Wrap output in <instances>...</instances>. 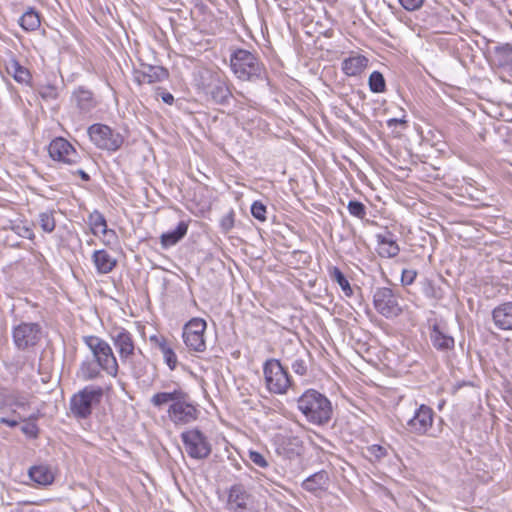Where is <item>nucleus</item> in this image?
<instances>
[{
	"mask_svg": "<svg viewBox=\"0 0 512 512\" xmlns=\"http://www.w3.org/2000/svg\"><path fill=\"white\" fill-rule=\"evenodd\" d=\"M82 341L89 348L92 359L97 362L102 370L111 377H117L119 364L110 344L95 335L83 336Z\"/></svg>",
	"mask_w": 512,
	"mask_h": 512,
	"instance_id": "nucleus-3",
	"label": "nucleus"
},
{
	"mask_svg": "<svg viewBox=\"0 0 512 512\" xmlns=\"http://www.w3.org/2000/svg\"><path fill=\"white\" fill-rule=\"evenodd\" d=\"M368 65V59L363 55L351 56L343 60L342 71L349 77L360 75Z\"/></svg>",
	"mask_w": 512,
	"mask_h": 512,
	"instance_id": "nucleus-28",
	"label": "nucleus"
},
{
	"mask_svg": "<svg viewBox=\"0 0 512 512\" xmlns=\"http://www.w3.org/2000/svg\"><path fill=\"white\" fill-rule=\"evenodd\" d=\"M12 414L13 415H16L18 416V419L21 420V421H29V422H33V423H36V421L39 419L40 417V412L39 410H37L36 412L32 413L31 415L28 416V418H22L20 416L19 413H17V411L15 409L12 410Z\"/></svg>",
	"mask_w": 512,
	"mask_h": 512,
	"instance_id": "nucleus-55",
	"label": "nucleus"
},
{
	"mask_svg": "<svg viewBox=\"0 0 512 512\" xmlns=\"http://www.w3.org/2000/svg\"><path fill=\"white\" fill-rule=\"evenodd\" d=\"M156 93L159 97H161L165 104L172 105L174 103V96L170 92L165 91L163 88L158 87Z\"/></svg>",
	"mask_w": 512,
	"mask_h": 512,
	"instance_id": "nucleus-53",
	"label": "nucleus"
},
{
	"mask_svg": "<svg viewBox=\"0 0 512 512\" xmlns=\"http://www.w3.org/2000/svg\"><path fill=\"white\" fill-rule=\"evenodd\" d=\"M263 374L266 388L271 393L282 395L292 386L288 370L278 359H267L263 364Z\"/></svg>",
	"mask_w": 512,
	"mask_h": 512,
	"instance_id": "nucleus-5",
	"label": "nucleus"
},
{
	"mask_svg": "<svg viewBox=\"0 0 512 512\" xmlns=\"http://www.w3.org/2000/svg\"><path fill=\"white\" fill-rule=\"evenodd\" d=\"M19 25L25 31H35L41 25L40 14L34 8L29 7L19 19Z\"/></svg>",
	"mask_w": 512,
	"mask_h": 512,
	"instance_id": "nucleus-33",
	"label": "nucleus"
},
{
	"mask_svg": "<svg viewBox=\"0 0 512 512\" xmlns=\"http://www.w3.org/2000/svg\"><path fill=\"white\" fill-rule=\"evenodd\" d=\"M168 77L169 72L166 68L148 64L142 65V69L136 70L134 73V80L139 85L162 82L168 79Z\"/></svg>",
	"mask_w": 512,
	"mask_h": 512,
	"instance_id": "nucleus-18",
	"label": "nucleus"
},
{
	"mask_svg": "<svg viewBox=\"0 0 512 512\" xmlns=\"http://www.w3.org/2000/svg\"><path fill=\"white\" fill-rule=\"evenodd\" d=\"M347 209L350 215L358 219H364L366 217V206L360 201L350 200L348 202Z\"/></svg>",
	"mask_w": 512,
	"mask_h": 512,
	"instance_id": "nucleus-40",
	"label": "nucleus"
},
{
	"mask_svg": "<svg viewBox=\"0 0 512 512\" xmlns=\"http://www.w3.org/2000/svg\"><path fill=\"white\" fill-rule=\"evenodd\" d=\"M495 325L501 330H512V302L496 307L492 312Z\"/></svg>",
	"mask_w": 512,
	"mask_h": 512,
	"instance_id": "nucleus-26",
	"label": "nucleus"
},
{
	"mask_svg": "<svg viewBox=\"0 0 512 512\" xmlns=\"http://www.w3.org/2000/svg\"><path fill=\"white\" fill-rule=\"evenodd\" d=\"M235 224V212L231 209L225 214L220 220V228L223 232L227 233L234 227Z\"/></svg>",
	"mask_w": 512,
	"mask_h": 512,
	"instance_id": "nucleus-43",
	"label": "nucleus"
},
{
	"mask_svg": "<svg viewBox=\"0 0 512 512\" xmlns=\"http://www.w3.org/2000/svg\"><path fill=\"white\" fill-rule=\"evenodd\" d=\"M401 6L407 11H416L420 9L424 0H399Z\"/></svg>",
	"mask_w": 512,
	"mask_h": 512,
	"instance_id": "nucleus-51",
	"label": "nucleus"
},
{
	"mask_svg": "<svg viewBox=\"0 0 512 512\" xmlns=\"http://www.w3.org/2000/svg\"><path fill=\"white\" fill-rule=\"evenodd\" d=\"M48 152L53 160L64 164L73 165L80 160V155L76 149L63 137L53 139L49 144Z\"/></svg>",
	"mask_w": 512,
	"mask_h": 512,
	"instance_id": "nucleus-15",
	"label": "nucleus"
},
{
	"mask_svg": "<svg viewBox=\"0 0 512 512\" xmlns=\"http://www.w3.org/2000/svg\"><path fill=\"white\" fill-rule=\"evenodd\" d=\"M330 484V476L326 470H320L310 475L301 483L303 490L317 494L319 492L326 491Z\"/></svg>",
	"mask_w": 512,
	"mask_h": 512,
	"instance_id": "nucleus-22",
	"label": "nucleus"
},
{
	"mask_svg": "<svg viewBox=\"0 0 512 512\" xmlns=\"http://www.w3.org/2000/svg\"><path fill=\"white\" fill-rule=\"evenodd\" d=\"M377 248L376 251L381 258H394L400 252L396 236L386 230L384 233L376 234Z\"/></svg>",
	"mask_w": 512,
	"mask_h": 512,
	"instance_id": "nucleus-19",
	"label": "nucleus"
},
{
	"mask_svg": "<svg viewBox=\"0 0 512 512\" xmlns=\"http://www.w3.org/2000/svg\"><path fill=\"white\" fill-rule=\"evenodd\" d=\"M15 232L26 239L33 240L35 238V233L33 229L26 225H17L13 228Z\"/></svg>",
	"mask_w": 512,
	"mask_h": 512,
	"instance_id": "nucleus-48",
	"label": "nucleus"
},
{
	"mask_svg": "<svg viewBox=\"0 0 512 512\" xmlns=\"http://www.w3.org/2000/svg\"><path fill=\"white\" fill-rule=\"evenodd\" d=\"M496 56L502 67L512 69V44L506 43L497 47Z\"/></svg>",
	"mask_w": 512,
	"mask_h": 512,
	"instance_id": "nucleus-37",
	"label": "nucleus"
},
{
	"mask_svg": "<svg viewBox=\"0 0 512 512\" xmlns=\"http://www.w3.org/2000/svg\"><path fill=\"white\" fill-rule=\"evenodd\" d=\"M368 85L373 93H383L386 91V81L383 74L379 71H373L368 79Z\"/></svg>",
	"mask_w": 512,
	"mask_h": 512,
	"instance_id": "nucleus-38",
	"label": "nucleus"
},
{
	"mask_svg": "<svg viewBox=\"0 0 512 512\" xmlns=\"http://www.w3.org/2000/svg\"><path fill=\"white\" fill-rule=\"evenodd\" d=\"M12 339L18 350L34 348L42 339V327L36 322H20L12 328Z\"/></svg>",
	"mask_w": 512,
	"mask_h": 512,
	"instance_id": "nucleus-8",
	"label": "nucleus"
},
{
	"mask_svg": "<svg viewBox=\"0 0 512 512\" xmlns=\"http://www.w3.org/2000/svg\"><path fill=\"white\" fill-rule=\"evenodd\" d=\"M188 456L192 459H206L212 451V446L207 436L198 428L186 430L180 435Z\"/></svg>",
	"mask_w": 512,
	"mask_h": 512,
	"instance_id": "nucleus-7",
	"label": "nucleus"
},
{
	"mask_svg": "<svg viewBox=\"0 0 512 512\" xmlns=\"http://www.w3.org/2000/svg\"><path fill=\"white\" fill-rule=\"evenodd\" d=\"M27 423L21 427V431L30 438H37L39 428L36 423L26 421Z\"/></svg>",
	"mask_w": 512,
	"mask_h": 512,
	"instance_id": "nucleus-50",
	"label": "nucleus"
},
{
	"mask_svg": "<svg viewBox=\"0 0 512 512\" xmlns=\"http://www.w3.org/2000/svg\"><path fill=\"white\" fill-rule=\"evenodd\" d=\"M329 276L334 282H336L341 287L345 296L351 297L353 295V290L350 286L348 279L345 277L343 272L338 267L333 266L329 268Z\"/></svg>",
	"mask_w": 512,
	"mask_h": 512,
	"instance_id": "nucleus-35",
	"label": "nucleus"
},
{
	"mask_svg": "<svg viewBox=\"0 0 512 512\" xmlns=\"http://www.w3.org/2000/svg\"><path fill=\"white\" fill-rule=\"evenodd\" d=\"M387 124L389 127L396 126L397 124H406V120L404 119H398V118H392L387 121Z\"/></svg>",
	"mask_w": 512,
	"mask_h": 512,
	"instance_id": "nucleus-57",
	"label": "nucleus"
},
{
	"mask_svg": "<svg viewBox=\"0 0 512 512\" xmlns=\"http://www.w3.org/2000/svg\"><path fill=\"white\" fill-rule=\"evenodd\" d=\"M104 391L99 386H86L72 395L69 409L78 420L87 419L92 414L93 406L101 401Z\"/></svg>",
	"mask_w": 512,
	"mask_h": 512,
	"instance_id": "nucleus-4",
	"label": "nucleus"
},
{
	"mask_svg": "<svg viewBox=\"0 0 512 512\" xmlns=\"http://www.w3.org/2000/svg\"><path fill=\"white\" fill-rule=\"evenodd\" d=\"M267 208L261 201H254L251 205L252 216L260 222L266 221Z\"/></svg>",
	"mask_w": 512,
	"mask_h": 512,
	"instance_id": "nucleus-42",
	"label": "nucleus"
},
{
	"mask_svg": "<svg viewBox=\"0 0 512 512\" xmlns=\"http://www.w3.org/2000/svg\"><path fill=\"white\" fill-rule=\"evenodd\" d=\"M87 133L96 147L102 150L115 152L124 143L123 135L105 124H92L88 127Z\"/></svg>",
	"mask_w": 512,
	"mask_h": 512,
	"instance_id": "nucleus-6",
	"label": "nucleus"
},
{
	"mask_svg": "<svg viewBox=\"0 0 512 512\" xmlns=\"http://www.w3.org/2000/svg\"><path fill=\"white\" fill-rule=\"evenodd\" d=\"M88 223L94 235H97L99 232H106L107 222L100 211L94 210L91 212L88 216Z\"/></svg>",
	"mask_w": 512,
	"mask_h": 512,
	"instance_id": "nucleus-36",
	"label": "nucleus"
},
{
	"mask_svg": "<svg viewBox=\"0 0 512 512\" xmlns=\"http://www.w3.org/2000/svg\"><path fill=\"white\" fill-rule=\"evenodd\" d=\"M291 368L293 372L299 376H304L307 374V364L303 359H296L292 362Z\"/></svg>",
	"mask_w": 512,
	"mask_h": 512,
	"instance_id": "nucleus-49",
	"label": "nucleus"
},
{
	"mask_svg": "<svg viewBox=\"0 0 512 512\" xmlns=\"http://www.w3.org/2000/svg\"><path fill=\"white\" fill-rule=\"evenodd\" d=\"M104 237H105V240H104V244L107 245V246H115L118 244V237H117V234L116 232L113 230V229H106V232H101Z\"/></svg>",
	"mask_w": 512,
	"mask_h": 512,
	"instance_id": "nucleus-52",
	"label": "nucleus"
},
{
	"mask_svg": "<svg viewBox=\"0 0 512 512\" xmlns=\"http://www.w3.org/2000/svg\"><path fill=\"white\" fill-rule=\"evenodd\" d=\"M30 407V396L28 393L13 390L8 393H0V409L19 408L26 410Z\"/></svg>",
	"mask_w": 512,
	"mask_h": 512,
	"instance_id": "nucleus-23",
	"label": "nucleus"
},
{
	"mask_svg": "<svg viewBox=\"0 0 512 512\" xmlns=\"http://www.w3.org/2000/svg\"><path fill=\"white\" fill-rule=\"evenodd\" d=\"M199 87L208 99L217 105H229L233 94L229 81L217 74H209L208 82L202 81Z\"/></svg>",
	"mask_w": 512,
	"mask_h": 512,
	"instance_id": "nucleus-9",
	"label": "nucleus"
},
{
	"mask_svg": "<svg viewBox=\"0 0 512 512\" xmlns=\"http://www.w3.org/2000/svg\"><path fill=\"white\" fill-rule=\"evenodd\" d=\"M434 415L435 413L430 406L421 404L407 421L406 430L417 436H432L430 430L433 426Z\"/></svg>",
	"mask_w": 512,
	"mask_h": 512,
	"instance_id": "nucleus-12",
	"label": "nucleus"
},
{
	"mask_svg": "<svg viewBox=\"0 0 512 512\" xmlns=\"http://www.w3.org/2000/svg\"><path fill=\"white\" fill-rule=\"evenodd\" d=\"M297 408L314 425L327 424L333 415L331 401L315 389H307L298 399Z\"/></svg>",
	"mask_w": 512,
	"mask_h": 512,
	"instance_id": "nucleus-1",
	"label": "nucleus"
},
{
	"mask_svg": "<svg viewBox=\"0 0 512 512\" xmlns=\"http://www.w3.org/2000/svg\"><path fill=\"white\" fill-rule=\"evenodd\" d=\"M102 368L94 359H85L81 362L77 375L84 381H92L101 377Z\"/></svg>",
	"mask_w": 512,
	"mask_h": 512,
	"instance_id": "nucleus-32",
	"label": "nucleus"
},
{
	"mask_svg": "<svg viewBox=\"0 0 512 512\" xmlns=\"http://www.w3.org/2000/svg\"><path fill=\"white\" fill-rule=\"evenodd\" d=\"M38 93L46 101L56 100L59 96L57 87L51 84L41 86Z\"/></svg>",
	"mask_w": 512,
	"mask_h": 512,
	"instance_id": "nucleus-41",
	"label": "nucleus"
},
{
	"mask_svg": "<svg viewBox=\"0 0 512 512\" xmlns=\"http://www.w3.org/2000/svg\"><path fill=\"white\" fill-rule=\"evenodd\" d=\"M187 394L188 393L186 391L177 386L172 391L155 393L151 397L150 403L157 408H161L168 403H170V405H174L186 397Z\"/></svg>",
	"mask_w": 512,
	"mask_h": 512,
	"instance_id": "nucleus-25",
	"label": "nucleus"
},
{
	"mask_svg": "<svg viewBox=\"0 0 512 512\" xmlns=\"http://www.w3.org/2000/svg\"><path fill=\"white\" fill-rule=\"evenodd\" d=\"M150 340L152 342H154L156 344V346L159 348V350L161 351V353L163 351H165V349H168L169 347H171L167 341V339L163 336H160V337H157V336H152L150 338Z\"/></svg>",
	"mask_w": 512,
	"mask_h": 512,
	"instance_id": "nucleus-54",
	"label": "nucleus"
},
{
	"mask_svg": "<svg viewBox=\"0 0 512 512\" xmlns=\"http://www.w3.org/2000/svg\"><path fill=\"white\" fill-rule=\"evenodd\" d=\"M399 295L389 287H379L373 295V304L376 311L386 318L397 317L402 313L398 301Z\"/></svg>",
	"mask_w": 512,
	"mask_h": 512,
	"instance_id": "nucleus-10",
	"label": "nucleus"
},
{
	"mask_svg": "<svg viewBox=\"0 0 512 512\" xmlns=\"http://www.w3.org/2000/svg\"><path fill=\"white\" fill-rule=\"evenodd\" d=\"M367 452L369 453L371 458H374L376 461L381 460L387 455V449L381 445L373 444L367 448Z\"/></svg>",
	"mask_w": 512,
	"mask_h": 512,
	"instance_id": "nucleus-46",
	"label": "nucleus"
},
{
	"mask_svg": "<svg viewBox=\"0 0 512 512\" xmlns=\"http://www.w3.org/2000/svg\"><path fill=\"white\" fill-rule=\"evenodd\" d=\"M168 417L176 425H184L195 421L198 418V410L191 401L189 394L181 399L178 403L170 405Z\"/></svg>",
	"mask_w": 512,
	"mask_h": 512,
	"instance_id": "nucleus-14",
	"label": "nucleus"
},
{
	"mask_svg": "<svg viewBox=\"0 0 512 512\" xmlns=\"http://www.w3.org/2000/svg\"><path fill=\"white\" fill-rule=\"evenodd\" d=\"M248 458L254 465H256L260 468H266L269 465L265 456L258 451L250 450L248 452Z\"/></svg>",
	"mask_w": 512,
	"mask_h": 512,
	"instance_id": "nucleus-45",
	"label": "nucleus"
},
{
	"mask_svg": "<svg viewBox=\"0 0 512 512\" xmlns=\"http://www.w3.org/2000/svg\"><path fill=\"white\" fill-rule=\"evenodd\" d=\"M422 291L427 298L437 300L442 298V290L436 287L432 280L425 279L422 282Z\"/></svg>",
	"mask_w": 512,
	"mask_h": 512,
	"instance_id": "nucleus-39",
	"label": "nucleus"
},
{
	"mask_svg": "<svg viewBox=\"0 0 512 512\" xmlns=\"http://www.w3.org/2000/svg\"><path fill=\"white\" fill-rule=\"evenodd\" d=\"M110 339L115 346L120 361H126L128 357L137 352L133 335L123 327H115L110 332Z\"/></svg>",
	"mask_w": 512,
	"mask_h": 512,
	"instance_id": "nucleus-16",
	"label": "nucleus"
},
{
	"mask_svg": "<svg viewBox=\"0 0 512 512\" xmlns=\"http://www.w3.org/2000/svg\"><path fill=\"white\" fill-rule=\"evenodd\" d=\"M56 211L54 209H46L38 214L37 222L44 233L51 234L56 228Z\"/></svg>",
	"mask_w": 512,
	"mask_h": 512,
	"instance_id": "nucleus-34",
	"label": "nucleus"
},
{
	"mask_svg": "<svg viewBox=\"0 0 512 512\" xmlns=\"http://www.w3.org/2000/svg\"><path fill=\"white\" fill-rule=\"evenodd\" d=\"M417 277V271L414 269H403L401 273V283L403 286L413 284Z\"/></svg>",
	"mask_w": 512,
	"mask_h": 512,
	"instance_id": "nucleus-47",
	"label": "nucleus"
},
{
	"mask_svg": "<svg viewBox=\"0 0 512 512\" xmlns=\"http://www.w3.org/2000/svg\"><path fill=\"white\" fill-rule=\"evenodd\" d=\"M188 231V223L180 221L174 230L165 232L160 237V243L162 248L167 249L171 246L176 245L182 240Z\"/></svg>",
	"mask_w": 512,
	"mask_h": 512,
	"instance_id": "nucleus-29",
	"label": "nucleus"
},
{
	"mask_svg": "<svg viewBox=\"0 0 512 512\" xmlns=\"http://www.w3.org/2000/svg\"><path fill=\"white\" fill-rule=\"evenodd\" d=\"M72 101L81 113H89L97 106L93 92L82 86L74 90Z\"/></svg>",
	"mask_w": 512,
	"mask_h": 512,
	"instance_id": "nucleus-24",
	"label": "nucleus"
},
{
	"mask_svg": "<svg viewBox=\"0 0 512 512\" xmlns=\"http://www.w3.org/2000/svg\"><path fill=\"white\" fill-rule=\"evenodd\" d=\"M206 327V321L202 318H193L184 325L182 338L189 350L195 352L205 351L206 342L204 332Z\"/></svg>",
	"mask_w": 512,
	"mask_h": 512,
	"instance_id": "nucleus-11",
	"label": "nucleus"
},
{
	"mask_svg": "<svg viewBox=\"0 0 512 512\" xmlns=\"http://www.w3.org/2000/svg\"><path fill=\"white\" fill-rule=\"evenodd\" d=\"M164 362L167 364L170 370H175L178 364V358L172 347L165 349L162 352Z\"/></svg>",
	"mask_w": 512,
	"mask_h": 512,
	"instance_id": "nucleus-44",
	"label": "nucleus"
},
{
	"mask_svg": "<svg viewBox=\"0 0 512 512\" xmlns=\"http://www.w3.org/2000/svg\"><path fill=\"white\" fill-rule=\"evenodd\" d=\"M226 509L228 512H256L253 496L241 484L229 489Z\"/></svg>",
	"mask_w": 512,
	"mask_h": 512,
	"instance_id": "nucleus-13",
	"label": "nucleus"
},
{
	"mask_svg": "<svg viewBox=\"0 0 512 512\" xmlns=\"http://www.w3.org/2000/svg\"><path fill=\"white\" fill-rule=\"evenodd\" d=\"M6 70L7 73L18 83L29 84L31 81L30 71L26 67L22 66L14 57H11L6 62Z\"/></svg>",
	"mask_w": 512,
	"mask_h": 512,
	"instance_id": "nucleus-30",
	"label": "nucleus"
},
{
	"mask_svg": "<svg viewBox=\"0 0 512 512\" xmlns=\"http://www.w3.org/2000/svg\"><path fill=\"white\" fill-rule=\"evenodd\" d=\"M0 423L6 425L8 427L14 428V427L18 426L19 420L1 417Z\"/></svg>",
	"mask_w": 512,
	"mask_h": 512,
	"instance_id": "nucleus-56",
	"label": "nucleus"
},
{
	"mask_svg": "<svg viewBox=\"0 0 512 512\" xmlns=\"http://www.w3.org/2000/svg\"><path fill=\"white\" fill-rule=\"evenodd\" d=\"M93 262L96 270L100 274L111 272L116 266V260L105 250H97L93 253Z\"/></svg>",
	"mask_w": 512,
	"mask_h": 512,
	"instance_id": "nucleus-31",
	"label": "nucleus"
},
{
	"mask_svg": "<svg viewBox=\"0 0 512 512\" xmlns=\"http://www.w3.org/2000/svg\"><path fill=\"white\" fill-rule=\"evenodd\" d=\"M76 173L80 176V178L85 181V182H88L90 180V176L87 172H85L83 169H78L76 171Z\"/></svg>",
	"mask_w": 512,
	"mask_h": 512,
	"instance_id": "nucleus-58",
	"label": "nucleus"
},
{
	"mask_svg": "<svg viewBox=\"0 0 512 512\" xmlns=\"http://www.w3.org/2000/svg\"><path fill=\"white\" fill-rule=\"evenodd\" d=\"M430 341L432 346L440 352L452 351L455 347L454 338L448 333L444 324L434 323L430 330Z\"/></svg>",
	"mask_w": 512,
	"mask_h": 512,
	"instance_id": "nucleus-17",
	"label": "nucleus"
},
{
	"mask_svg": "<svg viewBox=\"0 0 512 512\" xmlns=\"http://www.w3.org/2000/svg\"><path fill=\"white\" fill-rule=\"evenodd\" d=\"M277 451L288 459L300 456L303 451V442L298 436L281 435L278 438Z\"/></svg>",
	"mask_w": 512,
	"mask_h": 512,
	"instance_id": "nucleus-21",
	"label": "nucleus"
},
{
	"mask_svg": "<svg viewBox=\"0 0 512 512\" xmlns=\"http://www.w3.org/2000/svg\"><path fill=\"white\" fill-rule=\"evenodd\" d=\"M229 67L233 75L240 81L261 80L266 72L257 53L244 48L231 50Z\"/></svg>",
	"mask_w": 512,
	"mask_h": 512,
	"instance_id": "nucleus-2",
	"label": "nucleus"
},
{
	"mask_svg": "<svg viewBox=\"0 0 512 512\" xmlns=\"http://www.w3.org/2000/svg\"><path fill=\"white\" fill-rule=\"evenodd\" d=\"M29 478L38 485L47 486L53 483L54 474L46 464L34 465L28 470Z\"/></svg>",
	"mask_w": 512,
	"mask_h": 512,
	"instance_id": "nucleus-27",
	"label": "nucleus"
},
{
	"mask_svg": "<svg viewBox=\"0 0 512 512\" xmlns=\"http://www.w3.org/2000/svg\"><path fill=\"white\" fill-rule=\"evenodd\" d=\"M122 364L128 365L132 376L135 379L146 381L149 372V359L138 349L136 353L128 357Z\"/></svg>",
	"mask_w": 512,
	"mask_h": 512,
	"instance_id": "nucleus-20",
	"label": "nucleus"
}]
</instances>
